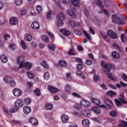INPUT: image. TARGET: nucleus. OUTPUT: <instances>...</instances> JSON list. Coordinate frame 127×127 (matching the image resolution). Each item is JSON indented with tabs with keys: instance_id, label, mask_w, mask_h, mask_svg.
Segmentation results:
<instances>
[{
	"instance_id": "1",
	"label": "nucleus",
	"mask_w": 127,
	"mask_h": 127,
	"mask_svg": "<svg viewBox=\"0 0 127 127\" xmlns=\"http://www.w3.org/2000/svg\"><path fill=\"white\" fill-rule=\"evenodd\" d=\"M102 67L104 68L103 70H102L104 74H107V77L111 79V80H114V77H113V74L110 72L112 70V64L107 63L104 61H102L101 63Z\"/></svg>"
},
{
	"instance_id": "2",
	"label": "nucleus",
	"mask_w": 127,
	"mask_h": 127,
	"mask_svg": "<svg viewBox=\"0 0 127 127\" xmlns=\"http://www.w3.org/2000/svg\"><path fill=\"white\" fill-rule=\"evenodd\" d=\"M115 103L118 107H121L123 104H126L127 103V101L125 100V95L124 93L120 94V98L119 99H115Z\"/></svg>"
},
{
	"instance_id": "3",
	"label": "nucleus",
	"mask_w": 127,
	"mask_h": 127,
	"mask_svg": "<svg viewBox=\"0 0 127 127\" xmlns=\"http://www.w3.org/2000/svg\"><path fill=\"white\" fill-rule=\"evenodd\" d=\"M112 19L113 23H118V24H125L126 23L125 20L119 16H113Z\"/></svg>"
},
{
	"instance_id": "4",
	"label": "nucleus",
	"mask_w": 127,
	"mask_h": 127,
	"mask_svg": "<svg viewBox=\"0 0 127 127\" xmlns=\"http://www.w3.org/2000/svg\"><path fill=\"white\" fill-rule=\"evenodd\" d=\"M25 57L23 55L19 56L16 59V62L19 64V68H23V64L24 63Z\"/></svg>"
},
{
	"instance_id": "5",
	"label": "nucleus",
	"mask_w": 127,
	"mask_h": 127,
	"mask_svg": "<svg viewBox=\"0 0 127 127\" xmlns=\"http://www.w3.org/2000/svg\"><path fill=\"white\" fill-rule=\"evenodd\" d=\"M65 20L64 16H57V24L58 26H63L64 25V21Z\"/></svg>"
},
{
	"instance_id": "6",
	"label": "nucleus",
	"mask_w": 127,
	"mask_h": 127,
	"mask_svg": "<svg viewBox=\"0 0 127 127\" xmlns=\"http://www.w3.org/2000/svg\"><path fill=\"white\" fill-rule=\"evenodd\" d=\"M96 3L97 5H99L100 8H101V12H104L106 15H109V11L104 9V6L102 4V1L97 0Z\"/></svg>"
},
{
	"instance_id": "7",
	"label": "nucleus",
	"mask_w": 127,
	"mask_h": 127,
	"mask_svg": "<svg viewBox=\"0 0 127 127\" xmlns=\"http://www.w3.org/2000/svg\"><path fill=\"white\" fill-rule=\"evenodd\" d=\"M104 103L107 107V110H111L113 107V101L112 100L105 98L104 99Z\"/></svg>"
},
{
	"instance_id": "8",
	"label": "nucleus",
	"mask_w": 127,
	"mask_h": 127,
	"mask_svg": "<svg viewBox=\"0 0 127 127\" xmlns=\"http://www.w3.org/2000/svg\"><path fill=\"white\" fill-rule=\"evenodd\" d=\"M107 34L109 37L112 38V39H116L118 38L117 34L115 32L113 31V30H108L107 31Z\"/></svg>"
},
{
	"instance_id": "9",
	"label": "nucleus",
	"mask_w": 127,
	"mask_h": 127,
	"mask_svg": "<svg viewBox=\"0 0 127 127\" xmlns=\"http://www.w3.org/2000/svg\"><path fill=\"white\" fill-rule=\"evenodd\" d=\"M80 104L81 106L85 107V108H89V107H91V103L85 99H82L80 101Z\"/></svg>"
},
{
	"instance_id": "10",
	"label": "nucleus",
	"mask_w": 127,
	"mask_h": 127,
	"mask_svg": "<svg viewBox=\"0 0 127 127\" xmlns=\"http://www.w3.org/2000/svg\"><path fill=\"white\" fill-rule=\"evenodd\" d=\"M81 114L82 116H84L85 117H90L91 116V111L82 109L81 111Z\"/></svg>"
},
{
	"instance_id": "11",
	"label": "nucleus",
	"mask_w": 127,
	"mask_h": 127,
	"mask_svg": "<svg viewBox=\"0 0 127 127\" xmlns=\"http://www.w3.org/2000/svg\"><path fill=\"white\" fill-rule=\"evenodd\" d=\"M61 119L63 123H68V122H69V119H70V117H69L68 115L64 114L62 115Z\"/></svg>"
},
{
	"instance_id": "12",
	"label": "nucleus",
	"mask_w": 127,
	"mask_h": 127,
	"mask_svg": "<svg viewBox=\"0 0 127 127\" xmlns=\"http://www.w3.org/2000/svg\"><path fill=\"white\" fill-rule=\"evenodd\" d=\"M32 65H33V64L27 62L24 63L23 68H25L26 70H30V69H31V67H32Z\"/></svg>"
},
{
	"instance_id": "13",
	"label": "nucleus",
	"mask_w": 127,
	"mask_h": 127,
	"mask_svg": "<svg viewBox=\"0 0 127 127\" xmlns=\"http://www.w3.org/2000/svg\"><path fill=\"white\" fill-rule=\"evenodd\" d=\"M9 22L11 25H16V24L18 23V20L16 17H12L10 18Z\"/></svg>"
},
{
	"instance_id": "14",
	"label": "nucleus",
	"mask_w": 127,
	"mask_h": 127,
	"mask_svg": "<svg viewBox=\"0 0 127 127\" xmlns=\"http://www.w3.org/2000/svg\"><path fill=\"white\" fill-rule=\"evenodd\" d=\"M31 27L33 29H35L36 30H38L39 28H40V26H39V24L38 22L36 21L33 22L31 25Z\"/></svg>"
},
{
	"instance_id": "15",
	"label": "nucleus",
	"mask_w": 127,
	"mask_h": 127,
	"mask_svg": "<svg viewBox=\"0 0 127 127\" xmlns=\"http://www.w3.org/2000/svg\"><path fill=\"white\" fill-rule=\"evenodd\" d=\"M22 93L21 90L18 88H15L13 90V94L15 97H19V96L21 95Z\"/></svg>"
},
{
	"instance_id": "16",
	"label": "nucleus",
	"mask_w": 127,
	"mask_h": 127,
	"mask_svg": "<svg viewBox=\"0 0 127 127\" xmlns=\"http://www.w3.org/2000/svg\"><path fill=\"white\" fill-rule=\"evenodd\" d=\"M49 90L52 94H56L59 92V89L52 86H48Z\"/></svg>"
},
{
	"instance_id": "17",
	"label": "nucleus",
	"mask_w": 127,
	"mask_h": 127,
	"mask_svg": "<svg viewBox=\"0 0 127 127\" xmlns=\"http://www.w3.org/2000/svg\"><path fill=\"white\" fill-rule=\"evenodd\" d=\"M69 22L71 27H72V28H75V27H76V26L80 25V23H76L75 22V21H74V20L72 19L69 20Z\"/></svg>"
},
{
	"instance_id": "18",
	"label": "nucleus",
	"mask_w": 127,
	"mask_h": 127,
	"mask_svg": "<svg viewBox=\"0 0 127 127\" xmlns=\"http://www.w3.org/2000/svg\"><path fill=\"white\" fill-rule=\"evenodd\" d=\"M15 107L20 108L23 106V102L20 99L17 100L14 103Z\"/></svg>"
},
{
	"instance_id": "19",
	"label": "nucleus",
	"mask_w": 127,
	"mask_h": 127,
	"mask_svg": "<svg viewBox=\"0 0 127 127\" xmlns=\"http://www.w3.org/2000/svg\"><path fill=\"white\" fill-rule=\"evenodd\" d=\"M91 111L96 113V114H102V110L100 109V108L98 107H93L91 108Z\"/></svg>"
},
{
	"instance_id": "20",
	"label": "nucleus",
	"mask_w": 127,
	"mask_h": 127,
	"mask_svg": "<svg viewBox=\"0 0 127 127\" xmlns=\"http://www.w3.org/2000/svg\"><path fill=\"white\" fill-rule=\"evenodd\" d=\"M29 122L32 124L33 126H37L38 125V121L35 118H30L29 119Z\"/></svg>"
},
{
	"instance_id": "21",
	"label": "nucleus",
	"mask_w": 127,
	"mask_h": 127,
	"mask_svg": "<svg viewBox=\"0 0 127 127\" xmlns=\"http://www.w3.org/2000/svg\"><path fill=\"white\" fill-rule=\"evenodd\" d=\"M91 74H94L93 76V80L95 82H98L99 80H100V76L99 75L96 74V70L93 69L92 71H91Z\"/></svg>"
},
{
	"instance_id": "22",
	"label": "nucleus",
	"mask_w": 127,
	"mask_h": 127,
	"mask_svg": "<svg viewBox=\"0 0 127 127\" xmlns=\"http://www.w3.org/2000/svg\"><path fill=\"white\" fill-rule=\"evenodd\" d=\"M82 124L83 127H89V126H90V121L88 119H83L82 121Z\"/></svg>"
},
{
	"instance_id": "23",
	"label": "nucleus",
	"mask_w": 127,
	"mask_h": 127,
	"mask_svg": "<svg viewBox=\"0 0 127 127\" xmlns=\"http://www.w3.org/2000/svg\"><path fill=\"white\" fill-rule=\"evenodd\" d=\"M24 39L26 41H28L29 42L32 40V36L29 34H25L24 35Z\"/></svg>"
},
{
	"instance_id": "24",
	"label": "nucleus",
	"mask_w": 127,
	"mask_h": 127,
	"mask_svg": "<svg viewBox=\"0 0 127 127\" xmlns=\"http://www.w3.org/2000/svg\"><path fill=\"white\" fill-rule=\"evenodd\" d=\"M0 59L2 63H6L7 62V57L4 54L0 56Z\"/></svg>"
},
{
	"instance_id": "25",
	"label": "nucleus",
	"mask_w": 127,
	"mask_h": 127,
	"mask_svg": "<svg viewBox=\"0 0 127 127\" xmlns=\"http://www.w3.org/2000/svg\"><path fill=\"white\" fill-rule=\"evenodd\" d=\"M91 101L97 106H100V104H101V100L98 98H92Z\"/></svg>"
},
{
	"instance_id": "26",
	"label": "nucleus",
	"mask_w": 127,
	"mask_h": 127,
	"mask_svg": "<svg viewBox=\"0 0 127 127\" xmlns=\"http://www.w3.org/2000/svg\"><path fill=\"white\" fill-rule=\"evenodd\" d=\"M23 112L24 114H28L31 112V109L29 106H25L23 108Z\"/></svg>"
},
{
	"instance_id": "27",
	"label": "nucleus",
	"mask_w": 127,
	"mask_h": 127,
	"mask_svg": "<svg viewBox=\"0 0 127 127\" xmlns=\"http://www.w3.org/2000/svg\"><path fill=\"white\" fill-rule=\"evenodd\" d=\"M41 39L43 42H46V43H48V42H49V37L47 35H44L42 36Z\"/></svg>"
},
{
	"instance_id": "28",
	"label": "nucleus",
	"mask_w": 127,
	"mask_h": 127,
	"mask_svg": "<svg viewBox=\"0 0 127 127\" xmlns=\"http://www.w3.org/2000/svg\"><path fill=\"white\" fill-rule=\"evenodd\" d=\"M112 46L113 47H114V48H116L117 49V50H118V51H119V52H123V49H121V48L120 47V46H119V45H118V44H117L116 43H114L112 44Z\"/></svg>"
},
{
	"instance_id": "29",
	"label": "nucleus",
	"mask_w": 127,
	"mask_h": 127,
	"mask_svg": "<svg viewBox=\"0 0 127 127\" xmlns=\"http://www.w3.org/2000/svg\"><path fill=\"white\" fill-rule=\"evenodd\" d=\"M60 32L64 34V35L68 36L70 34V31L65 29H61L60 30Z\"/></svg>"
},
{
	"instance_id": "30",
	"label": "nucleus",
	"mask_w": 127,
	"mask_h": 127,
	"mask_svg": "<svg viewBox=\"0 0 127 127\" xmlns=\"http://www.w3.org/2000/svg\"><path fill=\"white\" fill-rule=\"evenodd\" d=\"M45 109H46V110L50 111L53 109V105H52L51 104L47 103L45 106Z\"/></svg>"
},
{
	"instance_id": "31",
	"label": "nucleus",
	"mask_w": 127,
	"mask_h": 127,
	"mask_svg": "<svg viewBox=\"0 0 127 127\" xmlns=\"http://www.w3.org/2000/svg\"><path fill=\"white\" fill-rule=\"evenodd\" d=\"M66 13L68 15H69V16H76L75 13L71 9H68Z\"/></svg>"
},
{
	"instance_id": "32",
	"label": "nucleus",
	"mask_w": 127,
	"mask_h": 127,
	"mask_svg": "<svg viewBox=\"0 0 127 127\" xmlns=\"http://www.w3.org/2000/svg\"><path fill=\"white\" fill-rule=\"evenodd\" d=\"M112 55L113 58H115L116 59H119L120 58V54L116 52H112Z\"/></svg>"
},
{
	"instance_id": "33",
	"label": "nucleus",
	"mask_w": 127,
	"mask_h": 127,
	"mask_svg": "<svg viewBox=\"0 0 127 127\" xmlns=\"http://www.w3.org/2000/svg\"><path fill=\"white\" fill-rule=\"evenodd\" d=\"M119 127H127V123L125 121H122L121 123L118 125Z\"/></svg>"
},
{
	"instance_id": "34",
	"label": "nucleus",
	"mask_w": 127,
	"mask_h": 127,
	"mask_svg": "<svg viewBox=\"0 0 127 127\" xmlns=\"http://www.w3.org/2000/svg\"><path fill=\"white\" fill-rule=\"evenodd\" d=\"M41 65L44 67L46 69L49 68V65L47 64V63L45 61H43L41 63Z\"/></svg>"
},
{
	"instance_id": "35",
	"label": "nucleus",
	"mask_w": 127,
	"mask_h": 127,
	"mask_svg": "<svg viewBox=\"0 0 127 127\" xmlns=\"http://www.w3.org/2000/svg\"><path fill=\"white\" fill-rule=\"evenodd\" d=\"M36 9L39 13H41L42 12V10H43L42 6H41L40 5H37L36 7Z\"/></svg>"
},
{
	"instance_id": "36",
	"label": "nucleus",
	"mask_w": 127,
	"mask_h": 127,
	"mask_svg": "<svg viewBox=\"0 0 127 127\" xmlns=\"http://www.w3.org/2000/svg\"><path fill=\"white\" fill-rule=\"evenodd\" d=\"M65 91L67 94H70V93H71V86H70V85L67 84L65 86Z\"/></svg>"
},
{
	"instance_id": "37",
	"label": "nucleus",
	"mask_w": 127,
	"mask_h": 127,
	"mask_svg": "<svg viewBox=\"0 0 127 127\" xmlns=\"http://www.w3.org/2000/svg\"><path fill=\"white\" fill-rule=\"evenodd\" d=\"M34 94L37 97H40L41 95L40 93V90L38 88H36L34 91Z\"/></svg>"
},
{
	"instance_id": "38",
	"label": "nucleus",
	"mask_w": 127,
	"mask_h": 127,
	"mask_svg": "<svg viewBox=\"0 0 127 127\" xmlns=\"http://www.w3.org/2000/svg\"><path fill=\"white\" fill-rule=\"evenodd\" d=\"M66 65H67L66 62L64 61H60L59 62V65L60 67H64V66H66Z\"/></svg>"
},
{
	"instance_id": "39",
	"label": "nucleus",
	"mask_w": 127,
	"mask_h": 127,
	"mask_svg": "<svg viewBox=\"0 0 127 127\" xmlns=\"http://www.w3.org/2000/svg\"><path fill=\"white\" fill-rule=\"evenodd\" d=\"M43 77L45 80H48L50 79V75H49V73L45 72L44 73Z\"/></svg>"
},
{
	"instance_id": "40",
	"label": "nucleus",
	"mask_w": 127,
	"mask_h": 127,
	"mask_svg": "<svg viewBox=\"0 0 127 127\" xmlns=\"http://www.w3.org/2000/svg\"><path fill=\"white\" fill-rule=\"evenodd\" d=\"M107 94L108 96H109V97H113V96H116L117 95V93L114 91H110L107 92Z\"/></svg>"
},
{
	"instance_id": "41",
	"label": "nucleus",
	"mask_w": 127,
	"mask_h": 127,
	"mask_svg": "<svg viewBox=\"0 0 127 127\" xmlns=\"http://www.w3.org/2000/svg\"><path fill=\"white\" fill-rule=\"evenodd\" d=\"M121 41L123 42V43H125L126 41H127V37L124 34H122L121 35Z\"/></svg>"
},
{
	"instance_id": "42",
	"label": "nucleus",
	"mask_w": 127,
	"mask_h": 127,
	"mask_svg": "<svg viewBox=\"0 0 127 127\" xmlns=\"http://www.w3.org/2000/svg\"><path fill=\"white\" fill-rule=\"evenodd\" d=\"M11 79H12L11 77H10L9 76H5L3 78V81H4V82L5 83H9V82H10Z\"/></svg>"
},
{
	"instance_id": "43",
	"label": "nucleus",
	"mask_w": 127,
	"mask_h": 127,
	"mask_svg": "<svg viewBox=\"0 0 127 127\" xmlns=\"http://www.w3.org/2000/svg\"><path fill=\"white\" fill-rule=\"evenodd\" d=\"M21 15H26L27 14V10L25 8H22L20 12Z\"/></svg>"
},
{
	"instance_id": "44",
	"label": "nucleus",
	"mask_w": 127,
	"mask_h": 127,
	"mask_svg": "<svg viewBox=\"0 0 127 127\" xmlns=\"http://www.w3.org/2000/svg\"><path fill=\"white\" fill-rule=\"evenodd\" d=\"M71 3L74 6H78L79 4V0H71Z\"/></svg>"
},
{
	"instance_id": "45",
	"label": "nucleus",
	"mask_w": 127,
	"mask_h": 127,
	"mask_svg": "<svg viewBox=\"0 0 127 127\" xmlns=\"http://www.w3.org/2000/svg\"><path fill=\"white\" fill-rule=\"evenodd\" d=\"M23 3V0H15V3L16 5L19 6L21 5L22 3Z\"/></svg>"
},
{
	"instance_id": "46",
	"label": "nucleus",
	"mask_w": 127,
	"mask_h": 127,
	"mask_svg": "<svg viewBox=\"0 0 127 127\" xmlns=\"http://www.w3.org/2000/svg\"><path fill=\"white\" fill-rule=\"evenodd\" d=\"M71 48L69 49L68 52L67 53V54L68 55H72L74 56L75 55V54L73 53L74 52V48H73V46H71Z\"/></svg>"
},
{
	"instance_id": "47",
	"label": "nucleus",
	"mask_w": 127,
	"mask_h": 127,
	"mask_svg": "<svg viewBox=\"0 0 127 127\" xmlns=\"http://www.w3.org/2000/svg\"><path fill=\"white\" fill-rule=\"evenodd\" d=\"M48 47L49 48V49H50V50H51L52 51H55L56 47L55 45L50 44L48 45Z\"/></svg>"
},
{
	"instance_id": "48",
	"label": "nucleus",
	"mask_w": 127,
	"mask_h": 127,
	"mask_svg": "<svg viewBox=\"0 0 127 127\" xmlns=\"http://www.w3.org/2000/svg\"><path fill=\"white\" fill-rule=\"evenodd\" d=\"M20 44H21L23 50H26V48H27V47H26V45L25 44V43H24V41H21L20 42Z\"/></svg>"
},
{
	"instance_id": "49",
	"label": "nucleus",
	"mask_w": 127,
	"mask_h": 127,
	"mask_svg": "<svg viewBox=\"0 0 127 127\" xmlns=\"http://www.w3.org/2000/svg\"><path fill=\"white\" fill-rule=\"evenodd\" d=\"M24 102L26 105H29L31 103V99L29 98H25Z\"/></svg>"
},
{
	"instance_id": "50",
	"label": "nucleus",
	"mask_w": 127,
	"mask_h": 127,
	"mask_svg": "<svg viewBox=\"0 0 127 127\" xmlns=\"http://www.w3.org/2000/svg\"><path fill=\"white\" fill-rule=\"evenodd\" d=\"M83 33H84V35H85L86 37H87L88 39H89V40H91V36H90V35H89V34L87 33V31H86L85 30H83Z\"/></svg>"
},
{
	"instance_id": "51",
	"label": "nucleus",
	"mask_w": 127,
	"mask_h": 127,
	"mask_svg": "<svg viewBox=\"0 0 127 127\" xmlns=\"http://www.w3.org/2000/svg\"><path fill=\"white\" fill-rule=\"evenodd\" d=\"M9 84L10 85L11 87H15L16 86V83L15 81L13 80H11L9 82Z\"/></svg>"
},
{
	"instance_id": "52",
	"label": "nucleus",
	"mask_w": 127,
	"mask_h": 127,
	"mask_svg": "<svg viewBox=\"0 0 127 127\" xmlns=\"http://www.w3.org/2000/svg\"><path fill=\"white\" fill-rule=\"evenodd\" d=\"M110 116H111V117L115 118L117 117V112L115 111H112L110 112Z\"/></svg>"
},
{
	"instance_id": "53",
	"label": "nucleus",
	"mask_w": 127,
	"mask_h": 127,
	"mask_svg": "<svg viewBox=\"0 0 127 127\" xmlns=\"http://www.w3.org/2000/svg\"><path fill=\"white\" fill-rule=\"evenodd\" d=\"M73 32L75 34H76V35H81L82 34V32H81V31L75 29H73Z\"/></svg>"
},
{
	"instance_id": "54",
	"label": "nucleus",
	"mask_w": 127,
	"mask_h": 127,
	"mask_svg": "<svg viewBox=\"0 0 127 127\" xmlns=\"http://www.w3.org/2000/svg\"><path fill=\"white\" fill-rule=\"evenodd\" d=\"M3 37L5 40H7V39H9V38H10V35L8 34H5L3 35Z\"/></svg>"
},
{
	"instance_id": "55",
	"label": "nucleus",
	"mask_w": 127,
	"mask_h": 127,
	"mask_svg": "<svg viewBox=\"0 0 127 127\" xmlns=\"http://www.w3.org/2000/svg\"><path fill=\"white\" fill-rule=\"evenodd\" d=\"M28 77L30 78V79H33L34 78V75L32 73L28 72L27 73Z\"/></svg>"
},
{
	"instance_id": "56",
	"label": "nucleus",
	"mask_w": 127,
	"mask_h": 127,
	"mask_svg": "<svg viewBox=\"0 0 127 127\" xmlns=\"http://www.w3.org/2000/svg\"><path fill=\"white\" fill-rule=\"evenodd\" d=\"M72 116H74V117H81V114H80V113H78V112H73L72 113Z\"/></svg>"
},
{
	"instance_id": "57",
	"label": "nucleus",
	"mask_w": 127,
	"mask_h": 127,
	"mask_svg": "<svg viewBox=\"0 0 127 127\" xmlns=\"http://www.w3.org/2000/svg\"><path fill=\"white\" fill-rule=\"evenodd\" d=\"M72 95L73 97H75L76 98H80L81 97V95L76 92L72 93Z\"/></svg>"
},
{
	"instance_id": "58",
	"label": "nucleus",
	"mask_w": 127,
	"mask_h": 127,
	"mask_svg": "<svg viewBox=\"0 0 127 127\" xmlns=\"http://www.w3.org/2000/svg\"><path fill=\"white\" fill-rule=\"evenodd\" d=\"M100 34L103 38L105 39H108V36H107V34H106L105 33L100 32Z\"/></svg>"
},
{
	"instance_id": "59",
	"label": "nucleus",
	"mask_w": 127,
	"mask_h": 127,
	"mask_svg": "<svg viewBox=\"0 0 127 127\" xmlns=\"http://www.w3.org/2000/svg\"><path fill=\"white\" fill-rule=\"evenodd\" d=\"M27 86L28 87V88H31L33 87V83L28 82H27Z\"/></svg>"
},
{
	"instance_id": "60",
	"label": "nucleus",
	"mask_w": 127,
	"mask_h": 127,
	"mask_svg": "<svg viewBox=\"0 0 127 127\" xmlns=\"http://www.w3.org/2000/svg\"><path fill=\"white\" fill-rule=\"evenodd\" d=\"M77 68L79 70H81V69H83V64H77Z\"/></svg>"
},
{
	"instance_id": "61",
	"label": "nucleus",
	"mask_w": 127,
	"mask_h": 127,
	"mask_svg": "<svg viewBox=\"0 0 127 127\" xmlns=\"http://www.w3.org/2000/svg\"><path fill=\"white\" fill-rule=\"evenodd\" d=\"M53 15H54V13L51 11H49L47 14V16H52Z\"/></svg>"
},
{
	"instance_id": "62",
	"label": "nucleus",
	"mask_w": 127,
	"mask_h": 127,
	"mask_svg": "<svg viewBox=\"0 0 127 127\" xmlns=\"http://www.w3.org/2000/svg\"><path fill=\"white\" fill-rule=\"evenodd\" d=\"M9 47L11 49V50H14V47H15V45L12 44H9Z\"/></svg>"
},
{
	"instance_id": "63",
	"label": "nucleus",
	"mask_w": 127,
	"mask_h": 127,
	"mask_svg": "<svg viewBox=\"0 0 127 127\" xmlns=\"http://www.w3.org/2000/svg\"><path fill=\"white\" fill-rule=\"evenodd\" d=\"M55 1H56V4H57L58 6H59V7L61 8V5L60 4V0H55Z\"/></svg>"
},
{
	"instance_id": "64",
	"label": "nucleus",
	"mask_w": 127,
	"mask_h": 127,
	"mask_svg": "<svg viewBox=\"0 0 127 127\" xmlns=\"http://www.w3.org/2000/svg\"><path fill=\"white\" fill-rule=\"evenodd\" d=\"M120 83L121 85V86H122V87H124V88H126V87H127V84L125 83V82L120 81Z\"/></svg>"
}]
</instances>
